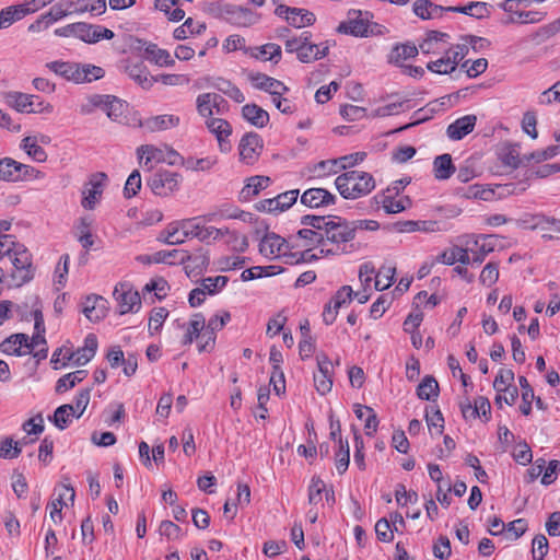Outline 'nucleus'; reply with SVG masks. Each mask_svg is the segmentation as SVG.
Masks as SVG:
<instances>
[{"label": "nucleus", "instance_id": "1", "mask_svg": "<svg viewBox=\"0 0 560 560\" xmlns=\"http://www.w3.org/2000/svg\"><path fill=\"white\" fill-rule=\"evenodd\" d=\"M33 255L12 235H2V287L21 288L35 276Z\"/></svg>", "mask_w": 560, "mask_h": 560}, {"label": "nucleus", "instance_id": "2", "mask_svg": "<svg viewBox=\"0 0 560 560\" xmlns=\"http://www.w3.org/2000/svg\"><path fill=\"white\" fill-rule=\"evenodd\" d=\"M303 224L306 226L289 236L291 254L288 255L287 264L308 262L325 256L320 253L323 234L320 223L324 217L305 215Z\"/></svg>", "mask_w": 560, "mask_h": 560}, {"label": "nucleus", "instance_id": "3", "mask_svg": "<svg viewBox=\"0 0 560 560\" xmlns=\"http://www.w3.org/2000/svg\"><path fill=\"white\" fill-rule=\"evenodd\" d=\"M323 243L320 253L340 255L347 252V244L355 236V226L341 218L327 219L320 223Z\"/></svg>", "mask_w": 560, "mask_h": 560}, {"label": "nucleus", "instance_id": "4", "mask_svg": "<svg viewBox=\"0 0 560 560\" xmlns=\"http://www.w3.org/2000/svg\"><path fill=\"white\" fill-rule=\"evenodd\" d=\"M335 186L342 198L355 200L372 192L376 184L372 174L352 170L337 176Z\"/></svg>", "mask_w": 560, "mask_h": 560}, {"label": "nucleus", "instance_id": "5", "mask_svg": "<svg viewBox=\"0 0 560 560\" xmlns=\"http://www.w3.org/2000/svg\"><path fill=\"white\" fill-rule=\"evenodd\" d=\"M128 105L113 95L93 94L81 104L82 114H91L95 109L104 112L110 120L119 121L126 114Z\"/></svg>", "mask_w": 560, "mask_h": 560}, {"label": "nucleus", "instance_id": "6", "mask_svg": "<svg viewBox=\"0 0 560 560\" xmlns=\"http://www.w3.org/2000/svg\"><path fill=\"white\" fill-rule=\"evenodd\" d=\"M208 222L202 221L199 241L205 244H213L224 241L231 245L233 249L244 252L248 247V241L245 235H241L228 226L217 228L207 225Z\"/></svg>", "mask_w": 560, "mask_h": 560}, {"label": "nucleus", "instance_id": "7", "mask_svg": "<svg viewBox=\"0 0 560 560\" xmlns=\"http://www.w3.org/2000/svg\"><path fill=\"white\" fill-rule=\"evenodd\" d=\"M58 36L75 37L84 43L94 44L101 39H112L114 32L101 25H92L84 22L69 24L55 32Z\"/></svg>", "mask_w": 560, "mask_h": 560}, {"label": "nucleus", "instance_id": "8", "mask_svg": "<svg viewBox=\"0 0 560 560\" xmlns=\"http://www.w3.org/2000/svg\"><path fill=\"white\" fill-rule=\"evenodd\" d=\"M45 177L44 172L20 163L11 158L2 159V180L10 183L40 180Z\"/></svg>", "mask_w": 560, "mask_h": 560}, {"label": "nucleus", "instance_id": "9", "mask_svg": "<svg viewBox=\"0 0 560 560\" xmlns=\"http://www.w3.org/2000/svg\"><path fill=\"white\" fill-rule=\"evenodd\" d=\"M371 18L372 14L369 11L349 10L346 20L338 25L337 32L355 37H365L369 34Z\"/></svg>", "mask_w": 560, "mask_h": 560}, {"label": "nucleus", "instance_id": "10", "mask_svg": "<svg viewBox=\"0 0 560 560\" xmlns=\"http://www.w3.org/2000/svg\"><path fill=\"white\" fill-rule=\"evenodd\" d=\"M468 52L466 45H454L452 48L443 52L439 59L427 65L429 71L438 74H447L453 72L459 61H462Z\"/></svg>", "mask_w": 560, "mask_h": 560}, {"label": "nucleus", "instance_id": "11", "mask_svg": "<svg viewBox=\"0 0 560 560\" xmlns=\"http://www.w3.org/2000/svg\"><path fill=\"white\" fill-rule=\"evenodd\" d=\"M182 176L171 171H159L150 176L148 185L156 196L167 197L178 190Z\"/></svg>", "mask_w": 560, "mask_h": 560}, {"label": "nucleus", "instance_id": "12", "mask_svg": "<svg viewBox=\"0 0 560 560\" xmlns=\"http://www.w3.org/2000/svg\"><path fill=\"white\" fill-rule=\"evenodd\" d=\"M259 253L268 259L282 258L287 264L288 255L292 252L290 249L289 238L284 240L273 232H268L259 242Z\"/></svg>", "mask_w": 560, "mask_h": 560}, {"label": "nucleus", "instance_id": "13", "mask_svg": "<svg viewBox=\"0 0 560 560\" xmlns=\"http://www.w3.org/2000/svg\"><path fill=\"white\" fill-rule=\"evenodd\" d=\"M107 180L105 173H94L89 177L82 189V201L81 205L84 209L93 210L101 197Z\"/></svg>", "mask_w": 560, "mask_h": 560}, {"label": "nucleus", "instance_id": "14", "mask_svg": "<svg viewBox=\"0 0 560 560\" xmlns=\"http://www.w3.org/2000/svg\"><path fill=\"white\" fill-rule=\"evenodd\" d=\"M97 338L94 334H89L83 342V346L77 351L66 350L62 359V365L73 362L75 365H85L95 355L97 350Z\"/></svg>", "mask_w": 560, "mask_h": 560}, {"label": "nucleus", "instance_id": "15", "mask_svg": "<svg viewBox=\"0 0 560 560\" xmlns=\"http://www.w3.org/2000/svg\"><path fill=\"white\" fill-rule=\"evenodd\" d=\"M228 107L225 100L218 93H202L196 98V108L203 118H214V114H223Z\"/></svg>", "mask_w": 560, "mask_h": 560}, {"label": "nucleus", "instance_id": "16", "mask_svg": "<svg viewBox=\"0 0 560 560\" xmlns=\"http://www.w3.org/2000/svg\"><path fill=\"white\" fill-rule=\"evenodd\" d=\"M316 361L318 371L314 374V385L319 395H326L332 388L334 365L324 353L317 354Z\"/></svg>", "mask_w": 560, "mask_h": 560}, {"label": "nucleus", "instance_id": "17", "mask_svg": "<svg viewBox=\"0 0 560 560\" xmlns=\"http://www.w3.org/2000/svg\"><path fill=\"white\" fill-rule=\"evenodd\" d=\"M467 238L470 242L469 252L472 254L470 262L477 265L494 250L498 241L494 235H469Z\"/></svg>", "mask_w": 560, "mask_h": 560}, {"label": "nucleus", "instance_id": "18", "mask_svg": "<svg viewBox=\"0 0 560 560\" xmlns=\"http://www.w3.org/2000/svg\"><path fill=\"white\" fill-rule=\"evenodd\" d=\"M50 137L44 133H34L24 137L21 141L20 148L35 162L44 163L47 161V153L42 148V144H49Z\"/></svg>", "mask_w": 560, "mask_h": 560}, {"label": "nucleus", "instance_id": "19", "mask_svg": "<svg viewBox=\"0 0 560 560\" xmlns=\"http://www.w3.org/2000/svg\"><path fill=\"white\" fill-rule=\"evenodd\" d=\"M208 130L215 137L220 152L229 153L232 150L230 137L232 135L231 124L222 118L206 119Z\"/></svg>", "mask_w": 560, "mask_h": 560}, {"label": "nucleus", "instance_id": "20", "mask_svg": "<svg viewBox=\"0 0 560 560\" xmlns=\"http://www.w3.org/2000/svg\"><path fill=\"white\" fill-rule=\"evenodd\" d=\"M262 150V141L257 133L248 132L242 137L238 143V154L241 162L254 164Z\"/></svg>", "mask_w": 560, "mask_h": 560}, {"label": "nucleus", "instance_id": "21", "mask_svg": "<svg viewBox=\"0 0 560 560\" xmlns=\"http://www.w3.org/2000/svg\"><path fill=\"white\" fill-rule=\"evenodd\" d=\"M450 36L446 33L431 31L419 43V50L424 55H440L452 48Z\"/></svg>", "mask_w": 560, "mask_h": 560}, {"label": "nucleus", "instance_id": "22", "mask_svg": "<svg viewBox=\"0 0 560 560\" xmlns=\"http://www.w3.org/2000/svg\"><path fill=\"white\" fill-rule=\"evenodd\" d=\"M275 12L278 16L284 18L290 25L298 28L310 26L315 22L314 13L306 9L280 4Z\"/></svg>", "mask_w": 560, "mask_h": 560}, {"label": "nucleus", "instance_id": "23", "mask_svg": "<svg viewBox=\"0 0 560 560\" xmlns=\"http://www.w3.org/2000/svg\"><path fill=\"white\" fill-rule=\"evenodd\" d=\"M205 222H218L221 220H241L243 222H250L253 219L252 213L245 212L232 205H221L212 211L202 215Z\"/></svg>", "mask_w": 560, "mask_h": 560}, {"label": "nucleus", "instance_id": "24", "mask_svg": "<svg viewBox=\"0 0 560 560\" xmlns=\"http://www.w3.org/2000/svg\"><path fill=\"white\" fill-rule=\"evenodd\" d=\"M299 197V190L293 189L282 194H279L275 198L264 199L257 205L259 211L277 213L289 209L295 203Z\"/></svg>", "mask_w": 560, "mask_h": 560}, {"label": "nucleus", "instance_id": "25", "mask_svg": "<svg viewBox=\"0 0 560 560\" xmlns=\"http://www.w3.org/2000/svg\"><path fill=\"white\" fill-rule=\"evenodd\" d=\"M114 298L118 303L120 314L136 312L141 304L139 293L125 284L115 288Z\"/></svg>", "mask_w": 560, "mask_h": 560}, {"label": "nucleus", "instance_id": "26", "mask_svg": "<svg viewBox=\"0 0 560 560\" xmlns=\"http://www.w3.org/2000/svg\"><path fill=\"white\" fill-rule=\"evenodd\" d=\"M180 124V118L174 114H163L152 116L140 121V126L148 132H159L176 128Z\"/></svg>", "mask_w": 560, "mask_h": 560}, {"label": "nucleus", "instance_id": "27", "mask_svg": "<svg viewBox=\"0 0 560 560\" xmlns=\"http://www.w3.org/2000/svg\"><path fill=\"white\" fill-rule=\"evenodd\" d=\"M337 197L324 188H310L301 196V202L310 208H319L335 205Z\"/></svg>", "mask_w": 560, "mask_h": 560}, {"label": "nucleus", "instance_id": "28", "mask_svg": "<svg viewBox=\"0 0 560 560\" xmlns=\"http://www.w3.org/2000/svg\"><path fill=\"white\" fill-rule=\"evenodd\" d=\"M34 329L35 332L30 341L31 352L34 351V357L40 359H45L47 357V347L45 339V326L44 318L40 312L36 311L34 313Z\"/></svg>", "mask_w": 560, "mask_h": 560}, {"label": "nucleus", "instance_id": "29", "mask_svg": "<svg viewBox=\"0 0 560 560\" xmlns=\"http://www.w3.org/2000/svg\"><path fill=\"white\" fill-rule=\"evenodd\" d=\"M248 79L255 89L268 92L271 96L276 94H285L289 91L288 86H285L281 81L262 73H250Z\"/></svg>", "mask_w": 560, "mask_h": 560}, {"label": "nucleus", "instance_id": "30", "mask_svg": "<svg viewBox=\"0 0 560 560\" xmlns=\"http://www.w3.org/2000/svg\"><path fill=\"white\" fill-rule=\"evenodd\" d=\"M107 301L100 295H89L82 302V313L91 322H98L106 316Z\"/></svg>", "mask_w": 560, "mask_h": 560}, {"label": "nucleus", "instance_id": "31", "mask_svg": "<svg viewBox=\"0 0 560 560\" xmlns=\"http://www.w3.org/2000/svg\"><path fill=\"white\" fill-rule=\"evenodd\" d=\"M469 245L470 242H466V247L463 246H452L444 252H442L436 260L441 264L452 266L456 262H460L462 265H468L470 264V256H469Z\"/></svg>", "mask_w": 560, "mask_h": 560}, {"label": "nucleus", "instance_id": "32", "mask_svg": "<svg viewBox=\"0 0 560 560\" xmlns=\"http://www.w3.org/2000/svg\"><path fill=\"white\" fill-rule=\"evenodd\" d=\"M139 162L148 171H151L156 164L163 163V147L143 144L137 149Z\"/></svg>", "mask_w": 560, "mask_h": 560}, {"label": "nucleus", "instance_id": "33", "mask_svg": "<svg viewBox=\"0 0 560 560\" xmlns=\"http://www.w3.org/2000/svg\"><path fill=\"white\" fill-rule=\"evenodd\" d=\"M2 352L11 355H25L31 353L30 339L24 334H16L2 341Z\"/></svg>", "mask_w": 560, "mask_h": 560}, {"label": "nucleus", "instance_id": "34", "mask_svg": "<svg viewBox=\"0 0 560 560\" xmlns=\"http://www.w3.org/2000/svg\"><path fill=\"white\" fill-rule=\"evenodd\" d=\"M190 259V255L184 249L159 250L148 258V262L177 265Z\"/></svg>", "mask_w": 560, "mask_h": 560}, {"label": "nucleus", "instance_id": "35", "mask_svg": "<svg viewBox=\"0 0 560 560\" xmlns=\"http://www.w3.org/2000/svg\"><path fill=\"white\" fill-rule=\"evenodd\" d=\"M375 199L382 205L385 212L389 214L400 213L411 207L409 197H392L388 194H378Z\"/></svg>", "mask_w": 560, "mask_h": 560}, {"label": "nucleus", "instance_id": "36", "mask_svg": "<svg viewBox=\"0 0 560 560\" xmlns=\"http://www.w3.org/2000/svg\"><path fill=\"white\" fill-rule=\"evenodd\" d=\"M476 116L475 115H466L456 119L447 127V136L452 140H460L468 133H470L476 125Z\"/></svg>", "mask_w": 560, "mask_h": 560}, {"label": "nucleus", "instance_id": "37", "mask_svg": "<svg viewBox=\"0 0 560 560\" xmlns=\"http://www.w3.org/2000/svg\"><path fill=\"white\" fill-rule=\"evenodd\" d=\"M38 98L35 95L25 94L22 92H8L4 95V101L8 106L19 113H31L34 100Z\"/></svg>", "mask_w": 560, "mask_h": 560}, {"label": "nucleus", "instance_id": "38", "mask_svg": "<svg viewBox=\"0 0 560 560\" xmlns=\"http://www.w3.org/2000/svg\"><path fill=\"white\" fill-rule=\"evenodd\" d=\"M418 52L419 49L413 44H399L392 48L388 55V62L402 67L407 60L415 58Z\"/></svg>", "mask_w": 560, "mask_h": 560}, {"label": "nucleus", "instance_id": "39", "mask_svg": "<svg viewBox=\"0 0 560 560\" xmlns=\"http://www.w3.org/2000/svg\"><path fill=\"white\" fill-rule=\"evenodd\" d=\"M45 67L56 75L77 84L78 62L56 60L47 62Z\"/></svg>", "mask_w": 560, "mask_h": 560}, {"label": "nucleus", "instance_id": "40", "mask_svg": "<svg viewBox=\"0 0 560 560\" xmlns=\"http://www.w3.org/2000/svg\"><path fill=\"white\" fill-rule=\"evenodd\" d=\"M243 118L257 128L265 127L269 121V114L256 104H246L242 108Z\"/></svg>", "mask_w": 560, "mask_h": 560}, {"label": "nucleus", "instance_id": "41", "mask_svg": "<svg viewBox=\"0 0 560 560\" xmlns=\"http://www.w3.org/2000/svg\"><path fill=\"white\" fill-rule=\"evenodd\" d=\"M527 228L532 230L552 231L560 233V219L545 214H535L526 220Z\"/></svg>", "mask_w": 560, "mask_h": 560}, {"label": "nucleus", "instance_id": "42", "mask_svg": "<svg viewBox=\"0 0 560 560\" xmlns=\"http://www.w3.org/2000/svg\"><path fill=\"white\" fill-rule=\"evenodd\" d=\"M340 171L337 159L324 160L308 166V173L313 178H326Z\"/></svg>", "mask_w": 560, "mask_h": 560}, {"label": "nucleus", "instance_id": "43", "mask_svg": "<svg viewBox=\"0 0 560 560\" xmlns=\"http://www.w3.org/2000/svg\"><path fill=\"white\" fill-rule=\"evenodd\" d=\"M270 185V178L267 176L256 175L248 178L247 184L243 187L241 195L245 200H250L261 190Z\"/></svg>", "mask_w": 560, "mask_h": 560}, {"label": "nucleus", "instance_id": "44", "mask_svg": "<svg viewBox=\"0 0 560 560\" xmlns=\"http://www.w3.org/2000/svg\"><path fill=\"white\" fill-rule=\"evenodd\" d=\"M328 52V46L326 44H312L308 42V38L306 39L305 44L303 45L299 60L302 62H313L315 60H318L323 57H325Z\"/></svg>", "mask_w": 560, "mask_h": 560}, {"label": "nucleus", "instance_id": "45", "mask_svg": "<svg viewBox=\"0 0 560 560\" xmlns=\"http://www.w3.org/2000/svg\"><path fill=\"white\" fill-rule=\"evenodd\" d=\"M205 30V23L188 18L180 26L174 30L173 36L177 40H183L189 36L199 35Z\"/></svg>", "mask_w": 560, "mask_h": 560}, {"label": "nucleus", "instance_id": "46", "mask_svg": "<svg viewBox=\"0 0 560 560\" xmlns=\"http://www.w3.org/2000/svg\"><path fill=\"white\" fill-rule=\"evenodd\" d=\"M454 172L455 166L453 165L452 158L450 154H442L434 159L433 173L436 179H447L454 174Z\"/></svg>", "mask_w": 560, "mask_h": 560}, {"label": "nucleus", "instance_id": "47", "mask_svg": "<svg viewBox=\"0 0 560 560\" xmlns=\"http://www.w3.org/2000/svg\"><path fill=\"white\" fill-rule=\"evenodd\" d=\"M126 73L130 79L141 85L143 89H150L154 77H151L147 68L141 63L129 65L126 67Z\"/></svg>", "mask_w": 560, "mask_h": 560}, {"label": "nucleus", "instance_id": "48", "mask_svg": "<svg viewBox=\"0 0 560 560\" xmlns=\"http://www.w3.org/2000/svg\"><path fill=\"white\" fill-rule=\"evenodd\" d=\"M323 492H325L327 501L334 500V493L326 489L325 482L317 477L312 478L308 486V503L313 505L319 504L323 500Z\"/></svg>", "mask_w": 560, "mask_h": 560}, {"label": "nucleus", "instance_id": "49", "mask_svg": "<svg viewBox=\"0 0 560 560\" xmlns=\"http://www.w3.org/2000/svg\"><path fill=\"white\" fill-rule=\"evenodd\" d=\"M77 418V413L74 412L72 405H61L59 406L52 417H49V420L59 429L65 430L72 422L73 418Z\"/></svg>", "mask_w": 560, "mask_h": 560}, {"label": "nucleus", "instance_id": "50", "mask_svg": "<svg viewBox=\"0 0 560 560\" xmlns=\"http://www.w3.org/2000/svg\"><path fill=\"white\" fill-rule=\"evenodd\" d=\"M354 413L361 421L364 422L366 435H372L376 431L378 424L374 410L368 406L355 405Z\"/></svg>", "mask_w": 560, "mask_h": 560}, {"label": "nucleus", "instance_id": "51", "mask_svg": "<svg viewBox=\"0 0 560 560\" xmlns=\"http://www.w3.org/2000/svg\"><path fill=\"white\" fill-rule=\"evenodd\" d=\"M206 319L201 313H196L188 322L186 334L183 343L190 345L192 341L200 337L201 331L205 329Z\"/></svg>", "mask_w": 560, "mask_h": 560}, {"label": "nucleus", "instance_id": "52", "mask_svg": "<svg viewBox=\"0 0 560 560\" xmlns=\"http://www.w3.org/2000/svg\"><path fill=\"white\" fill-rule=\"evenodd\" d=\"M81 3L72 0H61L50 8L48 15L54 20L58 21L69 14L80 12Z\"/></svg>", "mask_w": 560, "mask_h": 560}, {"label": "nucleus", "instance_id": "53", "mask_svg": "<svg viewBox=\"0 0 560 560\" xmlns=\"http://www.w3.org/2000/svg\"><path fill=\"white\" fill-rule=\"evenodd\" d=\"M77 84L89 83L102 79L105 74L103 68L91 63H78Z\"/></svg>", "mask_w": 560, "mask_h": 560}, {"label": "nucleus", "instance_id": "54", "mask_svg": "<svg viewBox=\"0 0 560 560\" xmlns=\"http://www.w3.org/2000/svg\"><path fill=\"white\" fill-rule=\"evenodd\" d=\"M147 59L160 67H172L175 63L174 58L166 49H162L156 45H149L145 48Z\"/></svg>", "mask_w": 560, "mask_h": 560}, {"label": "nucleus", "instance_id": "55", "mask_svg": "<svg viewBox=\"0 0 560 560\" xmlns=\"http://www.w3.org/2000/svg\"><path fill=\"white\" fill-rule=\"evenodd\" d=\"M158 241L168 245H179L186 241V237L183 236L182 231L179 230L178 221H174L167 224L166 228L160 232Z\"/></svg>", "mask_w": 560, "mask_h": 560}, {"label": "nucleus", "instance_id": "56", "mask_svg": "<svg viewBox=\"0 0 560 560\" xmlns=\"http://www.w3.org/2000/svg\"><path fill=\"white\" fill-rule=\"evenodd\" d=\"M92 219L90 218H81L78 224L75 225V236L82 247L89 249L93 246L94 240L91 233Z\"/></svg>", "mask_w": 560, "mask_h": 560}, {"label": "nucleus", "instance_id": "57", "mask_svg": "<svg viewBox=\"0 0 560 560\" xmlns=\"http://www.w3.org/2000/svg\"><path fill=\"white\" fill-rule=\"evenodd\" d=\"M252 56L261 61L278 62L281 58V47L277 44L269 43L260 47H256Z\"/></svg>", "mask_w": 560, "mask_h": 560}, {"label": "nucleus", "instance_id": "58", "mask_svg": "<svg viewBox=\"0 0 560 560\" xmlns=\"http://www.w3.org/2000/svg\"><path fill=\"white\" fill-rule=\"evenodd\" d=\"M179 223V230L183 236L187 238H197L199 241L200 231L202 225V215L189 219L177 220Z\"/></svg>", "mask_w": 560, "mask_h": 560}, {"label": "nucleus", "instance_id": "59", "mask_svg": "<svg viewBox=\"0 0 560 560\" xmlns=\"http://www.w3.org/2000/svg\"><path fill=\"white\" fill-rule=\"evenodd\" d=\"M396 268L393 265H383L375 273L374 288L377 291L388 289L394 280Z\"/></svg>", "mask_w": 560, "mask_h": 560}, {"label": "nucleus", "instance_id": "60", "mask_svg": "<svg viewBox=\"0 0 560 560\" xmlns=\"http://www.w3.org/2000/svg\"><path fill=\"white\" fill-rule=\"evenodd\" d=\"M86 375H88L86 370H78V371L68 373L58 380L57 385H56V390L58 393L67 392V390L71 389L72 387H74L80 382H82L86 377Z\"/></svg>", "mask_w": 560, "mask_h": 560}, {"label": "nucleus", "instance_id": "61", "mask_svg": "<svg viewBox=\"0 0 560 560\" xmlns=\"http://www.w3.org/2000/svg\"><path fill=\"white\" fill-rule=\"evenodd\" d=\"M545 13L540 11H517L513 15H509L506 24H534L542 21Z\"/></svg>", "mask_w": 560, "mask_h": 560}, {"label": "nucleus", "instance_id": "62", "mask_svg": "<svg viewBox=\"0 0 560 560\" xmlns=\"http://www.w3.org/2000/svg\"><path fill=\"white\" fill-rule=\"evenodd\" d=\"M427 425L432 435H441L444 429V418L439 409L434 407L425 410Z\"/></svg>", "mask_w": 560, "mask_h": 560}, {"label": "nucleus", "instance_id": "63", "mask_svg": "<svg viewBox=\"0 0 560 560\" xmlns=\"http://www.w3.org/2000/svg\"><path fill=\"white\" fill-rule=\"evenodd\" d=\"M69 264H70V257L68 254H65L60 257L55 272H54V285L57 291L65 288L67 283V277L69 273Z\"/></svg>", "mask_w": 560, "mask_h": 560}, {"label": "nucleus", "instance_id": "64", "mask_svg": "<svg viewBox=\"0 0 560 560\" xmlns=\"http://www.w3.org/2000/svg\"><path fill=\"white\" fill-rule=\"evenodd\" d=\"M439 384L432 376H425L418 385L417 395L420 399L432 400L438 397Z\"/></svg>", "mask_w": 560, "mask_h": 560}]
</instances>
